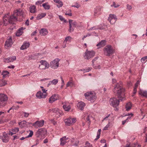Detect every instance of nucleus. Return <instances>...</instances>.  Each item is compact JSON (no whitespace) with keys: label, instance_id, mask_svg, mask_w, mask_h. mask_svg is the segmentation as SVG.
<instances>
[{"label":"nucleus","instance_id":"1","mask_svg":"<svg viewBox=\"0 0 147 147\" xmlns=\"http://www.w3.org/2000/svg\"><path fill=\"white\" fill-rule=\"evenodd\" d=\"M124 91L125 89L118 83L115 85L113 90L114 93L119 97L121 94Z\"/></svg>","mask_w":147,"mask_h":147},{"label":"nucleus","instance_id":"2","mask_svg":"<svg viewBox=\"0 0 147 147\" xmlns=\"http://www.w3.org/2000/svg\"><path fill=\"white\" fill-rule=\"evenodd\" d=\"M104 54L107 56H110L115 52V50L111 45H108L103 49Z\"/></svg>","mask_w":147,"mask_h":147},{"label":"nucleus","instance_id":"3","mask_svg":"<svg viewBox=\"0 0 147 147\" xmlns=\"http://www.w3.org/2000/svg\"><path fill=\"white\" fill-rule=\"evenodd\" d=\"M84 95L86 99L91 102H93L96 98V94L94 92H87L84 94Z\"/></svg>","mask_w":147,"mask_h":147},{"label":"nucleus","instance_id":"4","mask_svg":"<svg viewBox=\"0 0 147 147\" xmlns=\"http://www.w3.org/2000/svg\"><path fill=\"white\" fill-rule=\"evenodd\" d=\"M8 99L7 96L3 94H0V108L5 106Z\"/></svg>","mask_w":147,"mask_h":147},{"label":"nucleus","instance_id":"5","mask_svg":"<svg viewBox=\"0 0 147 147\" xmlns=\"http://www.w3.org/2000/svg\"><path fill=\"white\" fill-rule=\"evenodd\" d=\"M95 53L93 51H88L87 50L83 55V57L84 59L88 60L94 57Z\"/></svg>","mask_w":147,"mask_h":147},{"label":"nucleus","instance_id":"6","mask_svg":"<svg viewBox=\"0 0 147 147\" xmlns=\"http://www.w3.org/2000/svg\"><path fill=\"white\" fill-rule=\"evenodd\" d=\"M76 121V119L75 118L69 117L65 119L64 122L66 125L70 126L73 125Z\"/></svg>","mask_w":147,"mask_h":147},{"label":"nucleus","instance_id":"7","mask_svg":"<svg viewBox=\"0 0 147 147\" xmlns=\"http://www.w3.org/2000/svg\"><path fill=\"white\" fill-rule=\"evenodd\" d=\"M40 64L39 65L38 68L41 69H48L49 67V65L46 61L41 60L40 61Z\"/></svg>","mask_w":147,"mask_h":147},{"label":"nucleus","instance_id":"8","mask_svg":"<svg viewBox=\"0 0 147 147\" xmlns=\"http://www.w3.org/2000/svg\"><path fill=\"white\" fill-rule=\"evenodd\" d=\"M60 60L58 58L55 59L50 63V66L52 68L55 69L59 67V62Z\"/></svg>","mask_w":147,"mask_h":147},{"label":"nucleus","instance_id":"9","mask_svg":"<svg viewBox=\"0 0 147 147\" xmlns=\"http://www.w3.org/2000/svg\"><path fill=\"white\" fill-rule=\"evenodd\" d=\"M110 104L113 107H116L119 104V101L115 98H112L110 99L109 100Z\"/></svg>","mask_w":147,"mask_h":147},{"label":"nucleus","instance_id":"10","mask_svg":"<svg viewBox=\"0 0 147 147\" xmlns=\"http://www.w3.org/2000/svg\"><path fill=\"white\" fill-rule=\"evenodd\" d=\"M46 129L44 128H41L38 130L36 132V134L38 137L41 136L43 137L46 134Z\"/></svg>","mask_w":147,"mask_h":147},{"label":"nucleus","instance_id":"11","mask_svg":"<svg viewBox=\"0 0 147 147\" xmlns=\"http://www.w3.org/2000/svg\"><path fill=\"white\" fill-rule=\"evenodd\" d=\"M52 111L53 112L56 113V116L57 117H59L62 115V111L57 108L53 109Z\"/></svg>","mask_w":147,"mask_h":147},{"label":"nucleus","instance_id":"12","mask_svg":"<svg viewBox=\"0 0 147 147\" xmlns=\"http://www.w3.org/2000/svg\"><path fill=\"white\" fill-rule=\"evenodd\" d=\"M0 138L1 139L3 142L5 143L8 142L9 139L7 134L5 132L3 133L2 136H0Z\"/></svg>","mask_w":147,"mask_h":147},{"label":"nucleus","instance_id":"13","mask_svg":"<svg viewBox=\"0 0 147 147\" xmlns=\"http://www.w3.org/2000/svg\"><path fill=\"white\" fill-rule=\"evenodd\" d=\"M44 121L43 120L37 121L33 124V126L36 128H38L44 125Z\"/></svg>","mask_w":147,"mask_h":147},{"label":"nucleus","instance_id":"14","mask_svg":"<svg viewBox=\"0 0 147 147\" xmlns=\"http://www.w3.org/2000/svg\"><path fill=\"white\" fill-rule=\"evenodd\" d=\"M12 44L11 38L9 37L5 42V48L7 49H8L9 47H11Z\"/></svg>","mask_w":147,"mask_h":147},{"label":"nucleus","instance_id":"15","mask_svg":"<svg viewBox=\"0 0 147 147\" xmlns=\"http://www.w3.org/2000/svg\"><path fill=\"white\" fill-rule=\"evenodd\" d=\"M58 95L57 94L53 95L49 99V102L52 103L58 99Z\"/></svg>","mask_w":147,"mask_h":147},{"label":"nucleus","instance_id":"16","mask_svg":"<svg viewBox=\"0 0 147 147\" xmlns=\"http://www.w3.org/2000/svg\"><path fill=\"white\" fill-rule=\"evenodd\" d=\"M36 97L39 99L45 98H46V95L44 94L41 91H38L36 94Z\"/></svg>","mask_w":147,"mask_h":147},{"label":"nucleus","instance_id":"17","mask_svg":"<svg viewBox=\"0 0 147 147\" xmlns=\"http://www.w3.org/2000/svg\"><path fill=\"white\" fill-rule=\"evenodd\" d=\"M77 106L79 109L81 110H82L85 106V104L83 102L80 101L77 104Z\"/></svg>","mask_w":147,"mask_h":147},{"label":"nucleus","instance_id":"18","mask_svg":"<svg viewBox=\"0 0 147 147\" xmlns=\"http://www.w3.org/2000/svg\"><path fill=\"white\" fill-rule=\"evenodd\" d=\"M63 107L65 111H68L70 109V106L68 102H65L63 104Z\"/></svg>","mask_w":147,"mask_h":147},{"label":"nucleus","instance_id":"19","mask_svg":"<svg viewBox=\"0 0 147 147\" xmlns=\"http://www.w3.org/2000/svg\"><path fill=\"white\" fill-rule=\"evenodd\" d=\"M17 18L15 15H14V14L11 16L9 18V23H13V22L17 20Z\"/></svg>","mask_w":147,"mask_h":147},{"label":"nucleus","instance_id":"20","mask_svg":"<svg viewBox=\"0 0 147 147\" xmlns=\"http://www.w3.org/2000/svg\"><path fill=\"white\" fill-rule=\"evenodd\" d=\"M9 14H7L3 16V21L4 24L6 26L9 23V17L7 16H9Z\"/></svg>","mask_w":147,"mask_h":147},{"label":"nucleus","instance_id":"21","mask_svg":"<svg viewBox=\"0 0 147 147\" xmlns=\"http://www.w3.org/2000/svg\"><path fill=\"white\" fill-rule=\"evenodd\" d=\"M30 43L29 42H24L23 45L20 47L21 50H24L28 48L30 46Z\"/></svg>","mask_w":147,"mask_h":147},{"label":"nucleus","instance_id":"22","mask_svg":"<svg viewBox=\"0 0 147 147\" xmlns=\"http://www.w3.org/2000/svg\"><path fill=\"white\" fill-rule=\"evenodd\" d=\"M48 32L46 28H42L40 31V33L41 36H44L47 35Z\"/></svg>","mask_w":147,"mask_h":147},{"label":"nucleus","instance_id":"23","mask_svg":"<svg viewBox=\"0 0 147 147\" xmlns=\"http://www.w3.org/2000/svg\"><path fill=\"white\" fill-rule=\"evenodd\" d=\"M102 7L100 6H98L96 7L94 9V15H95L96 14H97L99 15L100 14V11Z\"/></svg>","mask_w":147,"mask_h":147},{"label":"nucleus","instance_id":"24","mask_svg":"<svg viewBox=\"0 0 147 147\" xmlns=\"http://www.w3.org/2000/svg\"><path fill=\"white\" fill-rule=\"evenodd\" d=\"M13 13L14 15H15L16 16H22L23 15V12L22 11L18 10L14 11Z\"/></svg>","mask_w":147,"mask_h":147},{"label":"nucleus","instance_id":"25","mask_svg":"<svg viewBox=\"0 0 147 147\" xmlns=\"http://www.w3.org/2000/svg\"><path fill=\"white\" fill-rule=\"evenodd\" d=\"M67 138H66V136H64L61 138L60 139L61 141L60 145L61 146H64L66 143V140Z\"/></svg>","mask_w":147,"mask_h":147},{"label":"nucleus","instance_id":"26","mask_svg":"<svg viewBox=\"0 0 147 147\" xmlns=\"http://www.w3.org/2000/svg\"><path fill=\"white\" fill-rule=\"evenodd\" d=\"M30 11L32 13H35L36 12V8L35 6H31L29 8Z\"/></svg>","mask_w":147,"mask_h":147},{"label":"nucleus","instance_id":"27","mask_svg":"<svg viewBox=\"0 0 147 147\" xmlns=\"http://www.w3.org/2000/svg\"><path fill=\"white\" fill-rule=\"evenodd\" d=\"M105 43L106 41L105 40H102L96 45V46L98 47V48H99L104 46Z\"/></svg>","mask_w":147,"mask_h":147},{"label":"nucleus","instance_id":"28","mask_svg":"<svg viewBox=\"0 0 147 147\" xmlns=\"http://www.w3.org/2000/svg\"><path fill=\"white\" fill-rule=\"evenodd\" d=\"M24 29L22 27L20 28L17 32L16 33V35L17 36H20L21 35L22 33H23V31L22 30Z\"/></svg>","mask_w":147,"mask_h":147},{"label":"nucleus","instance_id":"29","mask_svg":"<svg viewBox=\"0 0 147 147\" xmlns=\"http://www.w3.org/2000/svg\"><path fill=\"white\" fill-rule=\"evenodd\" d=\"M16 59V57L15 56H12L11 57H9L7 58L6 60L7 61L8 63L11 62H13Z\"/></svg>","mask_w":147,"mask_h":147},{"label":"nucleus","instance_id":"30","mask_svg":"<svg viewBox=\"0 0 147 147\" xmlns=\"http://www.w3.org/2000/svg\"><path fill=\"white\" fill-rule=\"evenodd\" d=\"M53 1L55 2L58 3V4L57 5L58 7L59 8L63 6V3L60 0H53Z\"/></svg>","mask_w":147,"mask_h":147},{"label":"nucleus","instance_id":"31","mask_svg":"<svg viewBox=\"0 0 147 147\" xmlns=\"http://www.w3.org/2000/svg\"><path fill=\"white\" fill-rule=\"evenodd\" d=\"M139 94L144 96L147 97V92L146 91H144L142 90H140L139 92Z\"/></svg>","mask_w":147,"mask_h":147},{"label":"nucleus","instance_id":"32","mask_svg":"<svg viewBox=\"0 0 147 147\" xmlns=\"http://www.w3.org/2000/svg\"><path fill=\"white\" fill-rule=\"evenodd\" d=\"M132 107L131 104L130 102H128L126 105L125 108L127 111H129Z\"/></svg>","mask_w":147,"mask_h":147},{"label":"nucleus","instance_id":"33","mask_svg":"<svg viewBox=\"0 0 147 147\" xmlns=\"http://www.w3.org/2000/svg\"><path fill=\"white\" fill-rule=\"evenodd\" d=\"M46 15V13H42L40 14H39L37 17L36 18L39 20L45 17Z\"/></svg>","mask_w":147,"mask_h":147},{"label":"nucleus","instance_id":"34","mask_svg":"<svg viewBox=\"0 0 147 147\" xmlns=\"http://www.w3.org/2000/svg\"><path fill=\"white\" fill-rule=\"evenodd\" d=\"M48 3H45L42 4V6L45 9L48 10L50 8V6L47 4Z\"/></svg>","mask_w":147,"mask_h":147},{"label":"nucleus","instance_id":"35","mask_svg":"<svg viewBox=\"0 0 147 147\" xmlns=\"http://www.w3.org/2000/svg\"><path fill=\"white\" fill-rule=\"evenodd\" d=\"M9 74L8 71H3L2 73V75H3V77L5 78L7 76L8 74Z\"/></svg>","mask_w":147,"mask_h":147},{"label":"nucleus","instance_id":"36","mask_svg":"<svg viewBox=\"0 0 147 147\" xmlns=\"http://www.w3.org/2000/svg\"><path fill=\"white\" fill-rule=\"evenodd\" d=\"M101 131V129H99L97 132V136L96 138L95 139V140H97L100 138V133Z\"/></svg>","mask_w":147,"mask_h":147},{"label":"nucleus","instance_id":"37","mask_svg":"<svg viewBox=\"0 0 147 147\" xmlns=\"http://www.w3.org/2000/svg\"><path fill=\"white\" fill-rule=\"evenodd\" d=\"M117 18L115 15L114 14H110L108 19V20H111L113 19H115Z\"/></svg>","mask_w":147,"mask_h":147},{"label":"nucleus","instance_id":"38","mask_svg":"<svg viewBox=\"0 0 147 147\" xmlns=\"http://www.w3.org/2000/svg\"><path fill=\"white\" fill-rule=\"evenodd\" d=\"M71 21H69V32H73L74 31V29L73 28H72V26L71 25Z\"/></svg>","mask_w":147,"mask_h":147},{"label":"nucleus","instance_id":"39","mask_svg":"<svg viewBox=\"0 0 147 147\" xmlns=\"http://www.w3.org/2000/svg\"><path fill=\"white\" fill-rule=\"evenodd\" d=\"M58 80L57 79H54L52 81H50L51 83H52V84L55 85L58 82Z\"/></svg>","mask_w":147,"mask_h":147},{"label":"nucleus","instance_id":"40","mask_svg":"<svg viewBox=\"0 0 147 147\" xmlns=\"http://www.w3.org/2000/svg\"><path fill=\"white\" fill-rule=\"evenodd\" d=\"M26 125V121H24L19 123V125L22 127H24Z\"/></svg>","mask_w":147,"mask_h":147},{"label":"nucleus","instance_id":"41","mask_svg":"<svg viewBox=\"0 0 147 147\" xmlns=\"http://www.w3.org/2000/svg\"><path fill=\"white\" fill-rule=\"evenodd\" d=\"M72 39L71 37L70 36H68L66 37L64 41V43H65V42H66L67 41H70V40Z\"/></svg>","mask_w":147,"mask_h":147},{"label":"nucleus","instance_id":"42","mask_svg":"<svg viewBox=\"0 0 147 147\" xmlns=\"http://www.w3.org/2000/svg\"><path fill=\"white\" fill-rule=\"evenodd\" d=\"M71 21V25H73L75 27H76L77 26V23L76 22L73 21V20H69V21Z\"/></svg>","mask_w":147,"mask_h":147},{"label":"nucleus","instance_id":"43","mask_svg":"<svg viewBox=\"0 0 147 147\" xmlns=\"http://www.w3.org/2000/svg\"><path fill=\"white\" fill-rule=\"evenodd\" d=\"M84 147H92V145L88 142H86L85 144V146Z\"/></svg>","mask_w":147,"mask_h":147},{"label":"nucleus","instance_id":"44","mask_svg":"<svg viewBox=\"0 0 147 147\" xmlns=\"http://www.w3.org/2000/svg\"><path fill=\"white\" fill-rule=\"evenodd\" d=\"M117 20V18L115 19H113L111 20H109L111 24H114Z\"/></svg>","mask_w":147,"mask_h":147},{"label":"nucleus","instance_id":"45","mask_svg":"<svg viewBox=\"0 0 147 147\" xmlns=\"http://www.w3.org/2000/svg\"><path fill=\"white\" fill-rule=\"evenodd\" d=\"M73 85V83L72 82H69L66 85L67 87L72 86Z\"/></svg>","mask_w":147,"mask_h":147},{"label":"nucleus","instance_id":"46","mask_svg":"<svg viewBox=\"0 0 147 147\" xmlns=\"http://www.w3.org/2000/svg\"><path fill=\"white\" fill-rule=\"evenodd\" d=\"M45 1V0L42 1H38L36 2L35 4L36 5H39L41 4L42 3Z\"/></svg>","mask_w":147,"mask_h":147},{"label":"nucleus","instance_id":"47","mask_svg":"<svg viewBox=\"0 0 147 147\" xmlns=\"http://www.w3.org/2000/svg\"><path fill=\"white\" fill-rule=\"evenodd\" d=\"M91 68H91L88 67L87 68L84 69H83V71H84V72H89V71H90L91 70Z\"/></svg>","mask_w":147,"mask_h":147},{"label":"nucleus","instance_id":"48","mask_svg":"<svg viewBox=\"0 0 147 147\" xmlns=\"http://www.w3.org/2000/svg\"><path fill=\"white\" fill-rule=\"evenodd\" d=\"M19 131V128L18 127H16L12 130V131L15 134L16 132H18Z\"/></svg>","mask_w":147,"mask_h":147},{"label":"nucleus","instance_id":"49","mask_svg":"<svg viewBox=\"0 0 147 147\" xmlns=\"http://www.w3.org/2000/svg\"><path fill=\"white\" fill-rule=\"evenodd\" d=\"M65 15L71 16L72 15V13H71V10H69V11H66L65 13Z\"/></svg>","mask_w":147,"mask_h":147},{"label":"nucleus","instance_id":"50","mask_svg":"<svg viewBox=\"0 0 147 147\" xmlns=\"http://www.w3.org/2000/svg\"><path fill=\"white\" fill-rule=\"evenodd\" d=\"M59 19L61 21H63L65 23L66 22V20H65L64 18L61 16H59Z\"/></svg>","mask_w":147,"mask_h":147},{"label":"nucleus","instance_id":"51","mask_svg":"<svg viewBox=\"0 0 147 147\" xmlns=\"http://www.w3.org/2000/svg\"><path fill=\"white\" fill-rule=\"evenodd\" d=\"M30 133L29 135L26 137V138H29L31 137L33 135V132L32 131L30 130Z\"/></svg>","mask_w":147,"mask_h":147},{"label":"nucleus","instance_id":"52","mask_svg":"<svg viewBox=\"0 0 147 147\" xmlns=\"http://www.w3.org/2000/svg\"><path fill=\"white\" fill-rule=\"evenodd\" d=\"M42 92L44 94L46 95V96L47 95V90H46L45 89H42Z\"/></svg>","mask_w":147,"mask_h":147},{"label":"nucleus","instance_id":"53","mask_svg":"<svg viewBox=\"0 0 147 147\" xmlns=\"http://www.w3.org/2000/svg\"><path fill=\"white\" fill-rule=\"evenodd\" d=\"M110 122H109L108 124L106 125V126L104 128L103 130H106L110 126Z\"/></svg>","mask_w":147,"mask_h":147},{"label":"nucleus","instance_id":"54","mask_svg":"<svg viewBox=\"0 0 147 147\" xmlns=\"http://www.w3.org/2000/svg\"><path fill=\"white\" fill-rule=\"evenodd\" d=\"M119 5L116 4L115 2H113V4L111 5V6H113L115 8L117 7H119Z\"/></svg>","mask_w":147,"mask_h":147},{"label":"nucleus","instance_id":"55","mask_svg":"<svg viewBox=\"0 0 147 147\" xmlns=\"http://www.w3.org/2000/svg\"><path fill=\"white\" fill-rule=\"evenodd\" d=\"M23 115L24 117H27L29 115V113L26 112H23Z\"/></svg>","mask_w":147,"mask_h":147},{"label":"nucleus","instance_id":"56","mask_svg":"<svg viewBox=\"0 0 147 147\" xmlns=\"http://www.w3.org/2000/svg\"><path fill=\"white\" fill-rule=\"evenodd\" d=\"M51 123L53 124L54 125H55L57 124V122L55 121L53 119H51Z\"/></svg>","mask_w":147,"mask_h":147},{"label":"nucleus","instance_id":"57","mask_svg":"<svg viewBox=\"0 0 147 147\" xmlns=\"http://www.w3.org/2000/svg\"><path fill=\"white\" fill-rule=\"evenodd\" d=\"M140 81L139 80H138L137 81L136 83L135 84V85L134 88H137L138 85L140 84Z\"/></svg>","mask_w":147,"mask_h":147},{"label":"nucleus","instance_id":"58","mask_svg":"<svg viewBox=\"0 0 147 147\" xmlns=\"http://www.w3.org/2000/svg\"><path fill=\"white\" fill-rule=\"evenodd\" d=\"M86 122H88V123L90 124V117L89 116H88L86 118Z\"/></svg>","mask_w":147,"mask_h":147},{"label":"nucleus","instance_id":"59","mask_svg":"<svg viewBox=\"0 0 147 147\" xmlns=\"http://www.w3.org/2000/svg\"><path fill=\"white\" fill-rule=\"evenodd\" d=\"M133 114L132 113H131L130 114H129L128 115V116L126 119H127V121H128V120L129 119H130L131 117L133 116Z\"/></svg>","mask_w":147,"mask_h":147},{"label":"nucleus","instance_id":"60","mask_svg":"<svg viewBox=\"0 0 147 147\" xmlns=\"http://www.w3.org/2000/svg\"><path fill=\"white\" fill-rule=\"evenodd\" d=\"M75 141H76V142L75 143H73V145L75 146H78V145L79 144V141L77 140H76Z\"/></svg>","mask_w":147,"mask_h":147},{"label":"nucleus","instance_id":"61","mask_svg":"<svg viewBox=\"0 0 147 147\" xmlns=\"http://www.w3.org/2000/svg\"><path fill=\"white\" fill-rule=\"evenodd\" d=\"M90 34L89 33H88L86 35H84L82 38V40H84V39L88 36H90Z\"/></svg>","mask_w":147,"mask_h":147},{"label":"nucleus","instance_id":"62","mask_svg":"<svg viewBox=\"0 0 147 147\" xmlns=\"http://www.w3.org/2000/svg\"><path fill=\"white\" fill-rule=\"evenodd\" d=\"M147 59V56L142 58L141 59L142 61H144Z\"/></svg>","mask_w":147,"mask_h":147},{"label":"nucleus","instance_id":"63","mask_svg":"<svg viewBox=\"0 0 147 147\" xmlns=\"http://www.w3.org/2000/svg\"><path fill=\"white\" fill-rule=\"evenodd\" d=\"M110 116V114H109L106 116L103 119L102 121L104 120H107V119Z\"/></svg>","mask_w":147,"mask_h":147},{"label":"nucleus","instance_id":"64","mask_svg":"<svg viewBox=\"0 0 147 147\" xmlns=\"http://www.w3.org/2000/svg\"><path fill=\"white\" fill-rule=\"evenodd\" d=\"M127 9H128L129 10L131 9L132 8L131 6L130 5H129L128 4H127Z\"/></svg>","mask_w":147,"mask_h":147}]
</instances>
